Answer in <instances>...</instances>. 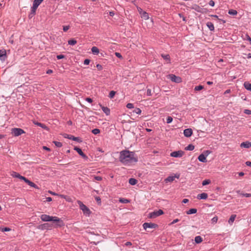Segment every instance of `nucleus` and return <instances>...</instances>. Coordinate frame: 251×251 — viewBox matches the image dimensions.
Masks as SVG:
<instances>
[{"label": "nucleus", "instance_id": "obj_1", "mask_svg": "<svg viewBox=\"0 0 251 251\" xmlns=\"http://www.w3.org/2000/svg\"><path fill=\"white\" fill-rule=\"evenodd\" d=\"M119 161L125 166H130L138 161V158L133 151L124 150L120 152Z\"/></svg>", "mask_w": 251, "mask_h": 251}, {"label": "nucleus", "instance_id": "obj_2", "mask_svg": "<svg viewBox=\"0 0 251 251\" xmlns=\"http://www.w3.org/2000/svg\"><path fill=\"white\" fill-rule=\"evenodd\" d=\"M42 221L44 222L52 221L54 223V227H61L64 226V223L62 220L56 216H50L46 214H42L40 216Z\"/></svg>", "mask_w": 251, "mask_h": 251}, {"label": "nucleus", "instance_id": "obj_3", "mask_svg": "<svg viewBox=\"0 0 251 251\" xmlns=\"http://www.w3.org/2000/svg\"><path fill=\"white\" fill-rule=\"evenodd\" d=\"M77 202L79 206L80 209L82 211L83 214L86 216H89L91 214V211L90 209L81 201H77Z\"/></svg>", "mask_w": 251, "mask_h": 251}, {"label": "nucleus", "instance_id": "obj_4", "mask_svg": "<svg viewBox=\"0 0 251 251\" xmlns=\"http://www.w3.org/2000/svg\"><path fill=\"white\" fill-rule=\"evenodd\" d=\"M164 213L163 211L161 209L154 211L150 213L148 217L150 218H154L160 215H162Z\"/></svg>", "mask_w": 251, "mask_h": 251}, {"label": "nucleus", "instance_id": "obj_5", "mask_svg": "<svg viewBox=\"0 0 251 251\" xmlns=\"http://www.w3.org/2000/svg\"><path fill=\"white\" fill-rule=\"evenodd\" d=\"M11 131L12 134L15 136H18L25 133L23 129L20 128H13Z\"/></svg>", "mask_w": 251, "mask_h": 251}, {"label": "nucleus", "instance_id": "obj_6", "mask_svg": "<svg viewBox=\"0 0 251 251\" xmlns=\"http://www.w3.org/2000/svg\"><path fill=\"white\" fill-rule=\"evenodd\" d=\"M168 78L170 79L173 82L179 83L181 81V78L175 75L171 74L168 75Z\"/></svg>", "mask_w": 251, "mask_h": 251}, {"label": "nucleus", "instance_id": "obj_7", "mask_svg": "<svg viewBox=\"0 0 251 251\" xmlns=\"http://www.w3.org/2000/svg\"><path fill=\"white\" fill-rule=\"evenodd\" d=\"M144 229H147V228H156L158 227V225L156 224L152 223H145L143 225Z\"/></svg>", "mask_w": 251, "mask_h": 251}, {"label": "nucleus", "instance_id": "obj_8", "mask_svg": "<svg viewBox=\"0 0 251 251\" xmlns=\"http://www.w3.org/2000/svg\"><path fill=\"white\" fill-rule=\"evenodd\" d=\"M184 154V151L179 150L178 151H175L171 153L170 156L174 157H181L182 156V155Z\"/></svg>", "mask_w": 251, "mask_h": 251}, {"label": "nucleus", "instance_id": "obj_9", "mask_svg": "<svg viewBox=\"0 0 251 251\" xmlns=\"http://www.w3.org/2000/svg\"><path fill=\"white\" fill-rule=\"evenodd\" d=\"M74 150L84 159L87 160L88 156L84 154L82 151L81 149L77 147H75Z\"/></svg>", "mask_w": 251, "mask_h": 251}, {"label": "nucleus", "instance_id": "obj_10", "mask_svg": "<svg viewBox=\"0 0 251 251\" xmlns=\"http://www.w3.org/2000/svg\"><path fill=\"white\" fill-rule=\"evenodd\" d=\"M39 6L36 5L35 4L33 3V6L31 7L30 13H29L28 17L30 19L32 18L36 13V10Z\"/></svg>", "mask_w": 251, "mask_h": 251}, {"label": "nucleus", "instance_id": "obj_11", "mask_svg": "<svg viewBox=\"0 0 251 251\" xmlns=\"http://www.w3.org/2000/svg\"><path fill=\"white\" fill-rule=\"evenodd\" d=\"M180 176L179 174H175V176H171L167 177L165 179V182L166 183H167L168 182H173L175 178H179Z\"/></svg>", "mask_w": 251, "mask_h": 251}, {"label": "nucleus", "instance_id": "obj_12", "mask_svg": "<svg viewBox=\"0 0 251 251\" xmlns=\"http://www.w3.org/2000/svg\"><path fill=\"white\" fill-rule=\"evenodd\" d=\"M7 58L6 51L4 49L0 50V60L5 61Z\"/></svg>", "mask_w": 251, "mask_h": 251}, {"label": "nucleus", "instance_id": "obj_13", "mask_svg": "<svg viewBox=\"0 0 251 251\" xmlns=\"http://www.w3.org/2000/svg\"><path fill=\"white\" fill-rule=\"evenodd\" d=\"M65 138L72 140L75 141H77L78 142H80L81 141L80 140L79 137H75L73 135H69V134H66L65 136H64Z\"/></svg>", "mask_w": 251, "mask_h": 251}, {"label": "nucleus", "instance_id": "obj_14", "mask_svg": "<svg viewBox=\"0 0 251 251\" xmlns=\"http://www.w3.org/2000/svg\"><path fill=\"white\" fill-rule=\"evenodd\" d=\"M208 155V153H206V154H204L203 153L201 154L198 157V160L199 161L203 163H205L207 162L206 157Z\"/></svg>", "mask_w": 251, "mask_h": 251}, {"label": "nucleus", "instance_id": "obj_15", "mask_svg": "<svg viewBox=\"0 0 251 251\" xmlns=\"http://www.w3.org/2000/svg\"><path fill=\"white\" fill-rule=\"evenodd\" d=\"M42 229H51L52 227H54V225H51L49 223H45L40 226Z\"/></svg>", "mask_w": 251, "mask_h": 251}, {"label": "nucleus", "instance_id": "obj_16", "mask_svg": "<svg viewBox=\"0 0 251 251\" xmlns=\"http://www.w3.org/2000/svg\"><path fill=\"white\" fill-rule=\"evenodd\" d=\"M11 176L13 177L18 178L23 180H24V179L25 178V176H23L20 175L19 173H18L16 172H14V171H13L11 172Z\"/></svg>", "mask_w": 251, "mask_h": 251}, {"label": "nucleus", "instance_id": "obj_17", "mask_svg": "<svg viewBox=\"0 0 251 251\" xmlns=\"http://www.w3.org/2000/svg\"><path fill=\"white\" fill-rule=\"evenodd\" d=\"M193 133V131L191 128H187L184 130L183 134L186 137H190Z\"/></svg>", "mask_w": 251, "mask_h": 251}, {"label": "nucleus", "instance_id": "obj_18", "mask_svg": "<svg viewBox=\"0 0 251 251\" xmlns=\"http://www.w3.org/2000/svg\"><path fill=\"white\" fill-rule=\"evenodd\" d=\"M100 107L102 110L103 112L107 115H109L110 114V110L109 108L102 106L101 104H100Z\"/></svg>", "mask_w": 251, "mask_h": 251}, {"label": "nucleus", "instance_id": "obj_19", "mask_svg": "<svg viewBox=\"0 0 251 251\" xmlns=\"http://www.w3.org/2000/svg\"><path fill=\"white\" fill-rule=\"evenodd\" d=\"M24 181L25 183H26L28 185L31 186V187H33V188H37V185L34 183L30 181L26 177L25 178V179H24Z\"/></svg>", "mask_w": 251, "mask_h": 251}, {"label": "nucleus", "instance_id": "obj_20", "mask_svg": "<svg viewBox=\"0 0 251 251\" xmlns=\"http://www.w3.org/2000/svg\"><path fill=\"white\" fill-rule=\"evenodd\" d=\"M208 195L206 193H202L198 195L197 198L199 200H205L207 198Z\"/></svg>", "mask_w": 251, "mask_h": 251}, {"label": "nucleus", "instance_id": "obj_21", "mask_svg": "<svg viewBox=\"0 0 251 251\" xmlns=\"http://www.w3.org/2000/svg\"><path fill=\"white\" fill-rule=\"evenodd\" d=\"M241 147L247 149L250 148L251 147V143L249 141L243 142L241 144Z\"/></svg>", "mask_w": 251, "mask_h": 251}, {"label": "nucleus", "instance_id": "obj_22", "mask_svg": "<svg viewBox=\"0 0 251 251\" xmlns=\"http://www.w3.org/2000/svg\"><path fill=\"white\" fill-rule=\"evenodd\" d=\"M91 51L94 55H98L100 52L99 49L95 46H94L91 49Z\"/></svg>", "mask_w": 251, "mask_h": 251}, {"label": "nucleus", "instance_id": "obj_23", "mask_svg": "<svg viewBox=\"0 0 251 251\" xmlns=\"http://www.w3.org/2000/svg\"><path fill=\"white\" fill-rule=\"evenodd\" d=\"M206 25L210 31L214 30V26L212 23L207 22Z\"/></svg>", "mask_w": 251, "mask_h": 251}, {"label": "nucleus", "instance_id": "obj_24", "mask_svg": "<svg viewBox=\"0 0 251 251\" xmlns=\"http://www.w3.org/2000/svg\"><path fill=\"white\" fill-rule=\"evenodd\" d=\"M236 217V215H232L230 216V218L228 220L229 224L232 225L233 224V223L234 222V221Z\"/></svg>", "mask_w": 251, "mask_h": 251}, {"label": "nucleus", "instance_id": "obj_25", "mask_svg": "<svg viewBox=\"0 0 251 251\" xmlns=\"http://www.w3.org/2000/svg\"><path fill=\"white\" fill-rule=\"evenodd\" d=\"M197 209L196 208H191L186 211V213L188 215L193 214L197 213Z\"/></svg>", "mask_w": 251, "mask_h": 251}, {"label": "nucleus", "instance_id": "obj_26", "mask_svg": "<svg viewBox=\"0 0 251 251\" xmlns=\"http://www.w3.org/2000/svg\"><path fill=\"white\" fill-rule=\"evenodd\" d=\"M162 57L165 60L168 61L169 63H170V57L168 54H161Z\"/></svg>", "mask_w": 251, "mask_h": 251}, {"label": "nucleus", "instance_id": "obj_27", "mask_svg": "<svg viewBox=\"0 0 251 251\" xmlns=\"http://www.w3.org/2000/svg\"><path fill=\"white\" fill-rule=\"evenodd\" d=\"M244 86L245 88L248 90L251 91V84L248 82H244Z\"/></svg>", "mask_w": 251, "mask_h": 251}, {"label": "nucleus", "instance_id": "obj_28", "mask_svg": "<svg viewBox=\"0 0 251 251\" xmlns=\"http://www.w3.org/2000/svg\"><path fill=\"white\" fill-rule=\"evenodd\" d=\"M129 183L131 185H134L137 183V180L134 178H130L129 179Z\"/></svg>", "mask_w": 251, "mask_h": 251}, {"label": "nucleus", "instance_id": "obj_29", "mask_svg": "<svg viewBox=\"0 0 251 251\" xmlns=\"http://www.w3.org/2000/svg\"><path fill=\"white\" fill-rule=\"evenodd\" d=\"M195 241L197 244L201 243L202 241V238L200 236H197L195 238Z\"/></svg>", "mask_w": 251, "mask_h": 251}, {"label": "nucleus", "instance_id": "obj_30", "mask_svg": "<svg viewBox=\"0 0 251 251\" xmlns=\"http://www.w3.org/2000/svg\"><path fill=\"white\" fill-rule=\"evenodd\" d=\"M141 17L145 20H147L149 18V14L145 11H143L141 14Z\"/></svg>", "mask_w": 251, "mask_h": 251}, {"label": "nucleus", "instance_id": "obj_31", "mask_svg": "<svg viewBox=\"0 0 251 251\" xmlns=\"http://www.w3.org/2000/svg\"><path fill=\"white\" fill-rule=\"evenodd\" d=\"M68 44L71 46H74L77 43V41L75 39L72 38L69 40L68 42Z\"/></svg>", "mask_w": 251, "mask_h": 251}, {"label": "nucleus", "instance_id": "obj_32", "mask_svg": "<svg viewBox=\"0 0 251 251\" xmlns=\"http://www.w3.org/2000/svg\"><path fill=\"white\" fill-rule=\"evenodd\" d=\"M237 193L240 194L241 196H242L243 197H247V198H250V197H251V194L250 193H240V191L239 190V191H237Z\"/></svg>", "mask_w": 251, "mask_h": 251}, {"label": "nucleus", "instance_id": "obj_33", "mask_svg": "<svg viewBox=\"0 0 251 251\" xmlns=\"http://www.w3.org/2000/svg\"><path fill=\"white\" fill-rule=\"evenodd\" d=\"M60 197L61 198L65 199L67 201L71 202L72 201L71 199L67 196L64 195H60Z\"/></svg>", "mask_w": 251, "mask_h": 251}, {"label": "nucleus", "instance_id": "obj_34", "mask_svg": "<svg viewBox=\"0 0 251 251\" xmlns=\"http://www.w3.org/2000/svg\"><path fill=\"white\" fill-rule=\"evenodd\" d=\"M228 13L229 14V15H236L237 14V12L236 10H234V9H230L228 10Z\"/></svg>", "mask_w": 251, "mask_h": 251}, {"label": "nucleus", "instance_id": "obj_35", "mask_svg": "<svg viewBox=\"0 0 251 251\" xmlns=\"http://www.w3.org/2000/svg\"><path fill=\"white\" fill-rule=\"evenodd\" d=\"M195 148V147L192 144H190L185 148L186 151H193Z\"/></svg>", "mask_w": 251, "mask_h": 251}, {"label": "nucleus", "instance_id": "obj_36", "mask_svg": "<svg viewBox=\"0 0 251 251\" xmlns=\"http://www.w3.org/2000/svg\"><path fill=\"white\" fill-rule=\"evenodd\" d=\"M119 201L122 203H127L129 202V201L125 198H121L119 200Z\"/></svg>", "mask_w": 251, "mask_h": 251}, {"label": "nucleus", "instance_id": "obj_37", "mask_svg": "<svg viewBox=\"0 0 251 251\" xmlns=\"http://www.w3.org/2000/svg\"><path fill=\"white\" fill-rule=\"evenodd\" d=\"M211 183V180L210 179H205L202 182V185L203 186H205L208 185Z\"/></svg>", "mask_w": 251, "mask_h": 251}, {"label": "nucleus", "instance_id": "obj_38", "mask_svg": "<svg viewBox=\"0 0 251 251\" xmlns=\"http://www.w3.org/2000/svg\"><path fill=\"white\" fill-rule=\"evenodd\" d=\"M141 112H142L141 110L139 108H136L132 111L133 113H136L137 114H140L141 113Z\"/></svg>", "mask_w": 251, "mask_h": 251}, {"label": "nucleus", "instance_id": "obj_39", "mask_svg": "<svg viewBox=\"0 0 251 251\" xmlns=\"http://www.w3.org/2000/svg\"><path fill=\"white\" fill-rule=\"evenodd\" d=\"M203 88H204L203 86L200 85L198 86H196L195 87L194 90H195V91H200V90L203 89Z\"/></svg>", "mask_w": 251, "mask_h": 251}, {"label": "nucleus", "instance_id": "obj_40", "mask_svg": "<svg viewBox=\"0 0 251 251\" xmlns=\"http://www.w3.org/2000/svg\"><path fill=\"white\" fill-rule=\"evenodd\" d=\"M92 132L95 134L97 135L100 133V130L98 128H95L92 130Z\"/></svg>", "mask_w": 251, "mask_h": 251}, {"label": "nucleus", "instance_id": "obj_41", "mask_svg": "<svg viewBox=\"0 0 251 251\" xmlns=\"http://www.w3.org/2000/svg\"><path fill=\"white\" fill-rule=\"evenodd\" d=\"M53 143L57 147L60 148L62 146V143L58 141H53Z\"/></svg>", "mask_w": 251, "mask_h": 251}, {"label": "nucleus", "instance_id": "obj_42", "mask_svg": "<svg viewBox=\"0 0 251 251\" xmlns=\"http://www.w3.org/2000/svg\"><path fill=\"white\" fill-rule=\"evenodd\" d=\"M115 94H116V92H115L114 91H111L109 94V97L110 99L113 98V97L115 95Z\"/></svg>", "mask_w": 251, "mask_h": 251}, {"label": "nucleus", "instance_id": "obj_43", "mask_svg": "<svg viewBox=\"0 0 251 251\" xmlns=\"http://www.w3.org/2000/svg\"><path fill=\"white\" fill-rule=\"evenodd\" d=\"M44 0H34L33 3L39 5Z\"/></svg>", "mask_w": 251, "mask_h": 251}, {"label": "nucleus", "instance_id": "obj_44", "mask_svg": "<svg viewBox=\"0 0 251 251\" xmlns=\"http://www.w3.org/2000/svg\"><path fill=\"white\" fill-rule=\"evenodd\" d=\"M173 121V118L171 116H168L166 119V122L167 124H170Z\"/></svg>", "mask_w": 251, "mask_h": 251}, {"label": "nucleus", "instance_id": "obj_45", "mask_svg": "<svg viewBox=\"0 0 251 251\" xmlns=\"http://www.w3.org/2000/svg\"><path fill=\"white\" fill-rule=\"evenodd\" d=\"M244 40H248L250 42V44L251 45V38L250 37V36L248 34H246Z\"/></svg>", "mask_w": 251, "mask_h": 251}, {"label": "nucleus", "instance_id": "obj_46", "mask_svg": "<svg viewBox=\"0 0 251 251\" xmlns=\"http://www.w3.org/2000/svg\"><path fill=\"white\" fill-rule=\"evenodd\" d=\"M126 107L128 109H132L134 108V105L133 104L131 103H128L126 104Z\"/></svg>", "mask_w": 251, "mask_h": 251}, {"label": "nucleus", "instance_id": "obj_47", "mask_svg": "<svg viewBox=\"0 0 251 251\" xmlns=\"http://www.w3.org/2000/svg\"><path fill=\"white\" fill-rule=\"evenodd\" d=\"M35 124H36V125H37V126H40V127H41L43 128H47L46 126L45 125H44L43 124H42V123H38V122H37V123H36Z\"/></svg>", "mask_w": 251, "mask_h": 251}, {"label": "nucleus", "instance_id": "obj_48", "mask_svg": "<svg viewBox=\"0 0 251 251\" xmlns=\"http://www.w3.org/2000/svg\"><path fill=\"white\" fill-rule=\"evenodd\" d=\"M115 54L116 55V57H117L118 58H120V59H122L123 58V56L122 55H121V54L119 52H116L115 53Z\"/></svg>", "mask_w": 251, "mask_h": 251}, {"label": "nucleus", "instance_id": "obj_49", "mask_svg": "<svg viewBox=\"0 0 251 251\" xmlns=\"http://www.w3.org/2000/svg\"><path fill=\"white\" fill-rule=\"evenodd\" d=\"M69 28V25H65L63 26V30L64 32H66Z\"/></svg>", "mask_w": 251, "mask_h": 251}, {"label": "nucleus", "instance_id": "obj_50", "mask_svg": "<svg viewBox=\"0 0 251 251\" xmlns=\"http://www.w3.org/2000/svg\"><path fill=\"white\" fill-rule=\"evenodd\" d=\"M56 58L57 59L59 60V59H63V58H65V55H63V54H59V55H57L56 56Z\"/></svg>", "mask_w": 251, "mask_h": 251}, {"label": "nucleus", "instance_id": "obj_51", "mask_svg": "<svg viewBox=\"0 0 251 251\" xmlns=\"http://www.w3.org/2000/svg\"><path fill=\"white\" fill-rule=\"evenodd\" d=\"M94 179L97 181H101L102 180V177L100 176H94Z\"/></svg>", "mask_w": 251, "mask_h": 251}, {"label": "nucleus", "instance_id": "obj_52", "mask_svg": "<svg viewBox=\"0 0 251 251\" xmlns=\"http://www.w3.org/2000/svg\"><path fill=\"white\" fill-rule=\"evenodd\" d=\"M244 113L247 115L251 114V110L249 109H245L244 110Z\"/></svg>", "mask_w": 251, "mask_h": 251}, {"label": "nucleus", "instance_id": "obj_53", "mask_svg": "<svg viewBox=\"0 0 251 251\" xmlns=\"http://www.w3.org/2000/svg\"><path fill=\"white\" fill-rule=\"evenodd\" d=\"M217 221H218V217L217 216H215L212 219V222L213 223H217Z\"/></svg>", "mask_w": 251, "mask_h": 251}, {"label": "nucleus", "instance_id": "obj_54", "mask_svg": "<svg viewBox=\"0 0 251 251\" xmlns=\"http://www.w3.org/2000/svg\"><path fill=\"white\" fill-rule=\"evenodd\" d=\"M147 96H151L152 95L151 91L150 89H148L147 91Z\"/></svg>", "mask_w": 251, "mask_h": 251}, {"label": "nucleus", "instance_id": "obj_55", "mask_svg": "<svg viewBox=\"0 0 251 251\" xmlns=\"http://www.w3.org/2000/svg\"><path fill=\"white\" fill-rule=\"evenodd\" d=\"M209 4L212 7H213L215 5V2L213 0H210L209 1Z\"/></svg>", "mask_w": 251, "mask_h": 251}, {"label": "nucleus", "instance_id": "obj_56", "mask_svg": "<svg viewBox=\"0 0 251 251\" xmlns=\"http://www.w3.org/2000/svg\"><path fill=\"white\" fill-rule=\"evenodd\" d=\"M11 230V229L9 227H4V228H2L1 229V231H9Z\"/></svg>", "mask_w": 251, "mask_h": 251}, {"label": "nucleus", "instance_id": "obj_57", "mask_svg": "<svg viewBox=\"0 0 251 251\" xmlns=\"http://www.w3.org/2000/svg\"><path fill=\"white\" fill-rule=\"evenodd\" d=\"M90 62V60L88 59H86L84 61V65H88Z\"/></svg>", "mask_w": 251, "mask_h": 251}, {"label": "nucleus", "instance_id": "obj_58", "mask_svg": "<svg viewBox=\"0 0 251 251\" xmlns=\"http://www.w3.org/2000/svg\"><path fill=\"white\" fill-rule=\"evenodd\" d=\"M97 69L99 70H102V66L100 65V64H98L96 66Z\"/></svg>", "mask_w": 251, "mask_h": 251}, {"label": "nucleus", "instance_id": "obj_59", "mask_svg": "<svg viewBox=\"0 0 251 251\" xmlns=\"http://www.w3.org/2000/svg\"><path fill=\"white\" fill-rule=\"evenodd\" d=\"M86 100L89 103H92L93 102V100L90 98H86Z\"/></svg>", "mask_w": 251, "mask_h": 251}, {"label": "nucleus", "instance_id": "obj_60", "mask_svg": "<svg viewBox=\"0 0 251 251\" xmlns=\"http://www.w3.org/2000/svg\"><path fill=\"white\" fill-rule=\"evenodd\" d=\"M179 221V219H175L173 221V222L171 223V225H173V224H174L177 222H178V221Z\"/></svg>", "mask_w": 251, "mask_h": 251}, {"label": "nucleus", "instance_id": "obj_61", "mask_svg": "<svg viewBox=\"0 0 251 251\" xmlns=\"http://www.w3.org/2000/svg\"><path fill=\"white\" fill-rule=\"evenodd\" d=\"M43 148L44 150H45L46 151H50V149L49 148H48V147H47L46 146H44L43 147Z\"/></svg>", "mask_w": 251, "mask_h": 251}, {"label": "nucleus", "instance_id": "obj_62", "mask_svg": "<svg viewBox=\"0 0 251 251\" xmlns=\"http://www.w3.org/2000/svg\"><path fill=\"white\" fill-rule=\"evenodd\" d=\"M245 164L247 166L251 167V161H246Z\"/></svg>", "mask_w": 251, "mask_h": 251}, {"label": "nucleus", "instance_id": "obj_63", "mask_svg": "<svg viewBox=\"0 0 251 251\" xmlns=\"http://www.w3.org/2000/svg\"><path fill=\"white\" fill-rule=\"evenodd\" d=\"M95 199L97 202H100V203L101 202L100 198L99 197H96Z\"/></svg>", "mask_w": 251, "mask_h": 251}, {"label": "nucleus", "instance_id": "obj_64", "mask_svg": "<svg viewBox=\"0 0 251 251\" xmlns=\"http://www.w3.org/2000/svg\"><path fill=\"white\" fill-rule=\"evenodd\" d=\"M189 201V200L187 199H184L182 200V202L183 203H186L187 202H188Z\"/></svg>", "mask_w": 251, "mask_h": 251}]
</instances>
